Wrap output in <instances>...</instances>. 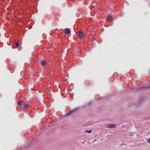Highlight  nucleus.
<instances>
[{
  "mask_svg": "<svg viewBox=\"0 0 150 150\" xmlns=\"http://www.w3.org/2000/svg\"><path fill=\"white\" fill-rule=\"evenodd\" d=\"M50 72L51 73V74H53V72L52 71H50L49 72V73Z\"/></svg>",
  "mask_w": 150,
  "mask_h": 150,
  "instance_id": "14",
  "label": "nucleus"
},
{
  "mask_svg": "<svg viewBox=\"0 0 150 150\" xmlns=\"http://www.w3.org/2000/svg\"><path fill=\"white\" fill-rule=\"evenodd\" d=\"M64 33L66 34L69 35L71 31L69 28H66L64 29Z\"/></svg>",
  "mask_w": 150,
  "mask_h": 150,
  "instance_id": "5",
  "label": "nucleus"
},
{
  "mask_svg": "<svg viewBox=\"0 0 150 150\" xmlns=\"http://www.w3.org/2000/svg\"><path fill=\"white\" fill-rule=\"evenodd\" d=\"M81 13H76V15L77 17H79V16H80V15H81Z\"/></svg>",
  "mask_w": 150,
  "mask_h": 150,
  "instance_id": "10",
  "label": "nucleus"
},
{
  "mask_svg": "<svg viewBox=\"0 0 150 150\" xmlns=\"http://www.w3.org/2000/svg\"><path fill=\"white\" fill-rule=\"evenodd\" d=\"M30 106L29 102L27 101L25 102L23 104V108L24 109H26L28 108Z\"/></svg>",
  "mask_w": 150,
  "mask_h": 150,
  "instance_id": "1",
  "label": "nucleus"
},
{
  "mask_svg": "<svg viewBox=\"0 0 150 150\" xmlns=\"http://www.w3.org/2000/svg\"><path fill=\"white\" fill-rule=\"evenodd\" d=\"M113 17V16L112 15L109 14L106 17V19L107 20L109 21H110L112 19Z\"/></svg>",
  "mask_w": 150,
  "mask_h": 150,
  "instance_id": "3",
  "label": "nucleus"
},
{
  "mask_svg": "<svg viewBox=\"0 0 150 150\" xmlns=\"http://www.w3.org/2000/svg\"><path fill=\"white\" fill-rule=\"evenodd\" d=\"M85 132H87L88 133H91L92 132V131L91 130H86L85 131Z\"/></svg>",
  "mask_w": 150,
  "mask_h": 150,
  "instance_id": "8",
  "label": "nucleus"
},
{
  "mask_svg": "<svg viewBox=\"0 0 150 150\" xmlns=\"http://www.w3.org/2000/svg\"><path fill=\"white\" fill-rule=\"evenodd\" d=\"M79 37L81 38H83L84 36V35L82 31H79L78 34H77Z\"/></svg>",
  "mask_w": 150,
  "mask_h": 150,
  "instance_id": "2",
  "label": "nucleus"
},
{
  "mask_svg": "<svg viewBox=\"0 0 150 150\" xmlns=\"http://www.w3.org/2000/svg\"><path fill=\"white\" fill-rule=\"evenodd\" d=\"M41 65L43 67H45L47 66V62L45 60H43L41 62Z\"/></svg>",
  "mask_w": 150,
  "mask_h": 150,
  "instance_id": "6",
  "label": "nucleus"
},
{
  "mask_svg": "<svg viewBox=\"0 0 150 150\" xmlns=\"http://www.w3.org/2000/svg\"><path fill=\"white\" fill-rule=\"evenodd\" d=\"M147 141L148 143H150V138L148 139Z\"/></svg>",
  "mask_w": 150,
  "mask_h": 150,
  "instance_id": "12",
  "label": "nucleus"
},
{
  "mask_svg": "<svg viewBox=\"0 0 150 150\" xmlns=\"http://www.w3.org/2000/svg\"><path fill=\"white\" fill-rule=\"evenodd\" d=\"M19 45H20V43L18 42L16 44V47H18Z\"/></svg>",
  "mask_w": 150,
  "mask_h": 150,
  "instance_id": "11",
  "label": "nucleus"
},
{
  "mask_svg": "<svg viewBox=\"0 0 150 150\" xmlns=\"http://www.w3.org/2000/svg\"><path fill=\"white\" fill-rule=\"evenodd\" d=\"M23 101H21V100H19L18 102V104L20 105H22L23 104Z\"/></svg>",
  "mask_w": 150,
  "mask_h": 150,
  "instance_id": "7",
  "label": "nucleus"
},
{
  "mask_svg": "<svg viewBox=\"0 0 150 150\" xmlns=\"http://www.w3.org/2000/svg\"><path fill=\"white\" fill-rule=\"evenodd\" d=\"M78 109V108H75L74 109H73L72 110H71L70 113H72L74 112L76 110H77Z\"/></svg>",
  "mask_w": 150,
  "mask_h": 150,
  "instance_id": "9",
  "label": "nucleus"
},
{
  "mask_svg": "<svg viewBox=\"0 0 150 150\" xmlns=\"http://www.w3.org/2000/svg\"><path fill=\"white\" fill-rule=\"evenodd\" d=\"M106 127L109 128H114L115 127V125L112 124H107L106 125Z\"/></svg>",
  "mask_w": 150,
  "mask_h": 150,
  "instance_id": "4",
  "label": "nucleus"
},
{
  "mask_svg": "<svg viewBox=\"0 0 150 150\" xmlns=\"http://www.w3.org/2000/svg\"><path fill=\"white\" fill-rule=\"evenodd\" d=\"M125 125H123L121 127L122 128H124L125 127Z\"/></svg>",
  "mask_w": 150,
  "mask_h": 150,
  "instance_id": "13",
  "label": "nucleus"
}]
</instances>
